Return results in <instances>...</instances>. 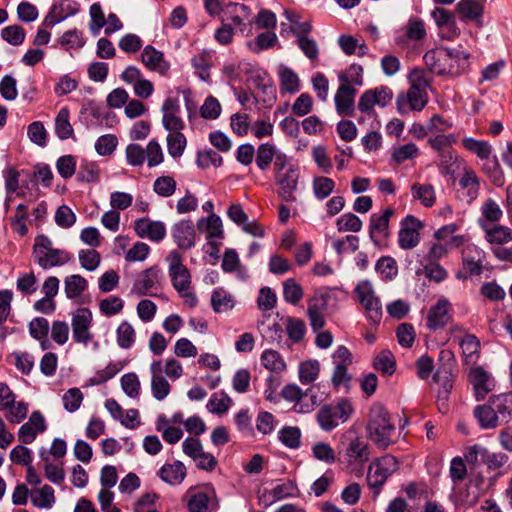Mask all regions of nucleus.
Wrapping results in <instances>:
<instances>
[{
	"mask_svg": "<svg viewBox=\"0 0 512 512\" xmlns=\"http://www.w3.org/2000/svg\"><path fill=\"white\" fill-rule=\"evenodd\" d=\"M366 430L369 438L379 449L386 450L394 443L391 436L395 432V425L383 404L375 403L371 406Z\"/></svg>",
	"mask_w": 512,
	"mask_h": 512,
	"instance_id": "1",
	"label": "nucleus"
},
{
	"mask_svg": "<svg viewBox=\"0 0 512 512\" xmlns=\"http://www.w3.org/2000/svg\"><path fill=\"white\" fill-rule=\"evenodd\" d=\"M353 412L354 407L351 401L341 398L336 404H323L317 411L316 420L322 430L330 432L339 425V422H346Z\"/></svg>",
	"mask_w": 512,
	"mask_h": 512,
	"instance_id": "2",
	"label": "nucleus"
},
{
	"mask_svg": "<svg viewBox=\"0 0 512 512\" xmlns=\"http://www.w3.org/2000/svg\"><path fill=\"white\" fill-rule=\"evenodd\" d=\"M399 469V462L392 455H384L375 459L369 466L367 483L373 491L374 497L378 496L387 479Z\"/></svg>",
	"mask_w": 512,
	"mask_h": 512,
	"instance_id": "3",
	"label": "nucleus"
},
{
	"mask_svg": "<svg viewBox=\"0 0 512 512\" xmlns=\"http://www.w3.org/2000/svg\"><path fill=\"white\" fill-rule=\"evenodd\" d=\"M338 454L348 465H363L370 459L368 443L361 437L345 438L338 447Z\"/></svg>",
	"mask_w": 512,
	"mask_h": 512,
	"instance_id": "4",
	"label": "nucleus"
},
{
	"mask_svg": "<svg viewBox=\"0 0 512 512\" xmlns=\"http://www.w3.org/2000/svg\"><path fill=\"white\" fill-rule=\"evenodd\" d=\"M167 262L169 263V276L173 288L182 294V292L191 289V274L189 269L182 263L183 258L178 250H172L168 257Z\"/></svg>",
	"mask_w": 512,
	"mask_h": 512,
	"instance_id": "5",
	"label": "nucleus"
},
{
	"mask_svg": "<svg viewBox=\"0 0 512 512\" xmlns=\"http://www.w3.org/2000/svg\"><path fill=\"white\" fill-rule=\"evenodd\" d=\"M251 75L247 78V84L259 90L258 100L265 106L271 107L276 101V86L273 79L266 70L250 71Z\"/></svg>",
	"mask_w": 512,
	"mask_h": 512,
	"instance_id": "6",
	"label": "nucleus"
},
{
	"mask_svg": "<svg viewBox=\"0 0 512 512\" xmlns=\"http://www.w3.org/2000/svg\"><path fill=\"white\" fill-rule=\"evenodd\" d=\"M354 291L364 306L368 319L373 324H379L382 318V306L379 298L374 294L371 283L368 280L362 281Z\"/></svg>",
	"mask_w": 512,
	"mask_h": 512,
	"instance_id": "7",
	"label": "nucleus"
},
{
	"mask_svg": "<svg viewBox=\"0 0 512 512\" xmlns=\"http://www.w3.org/2000/svg\"><path fill=\"white\" fill-rule=\"evenodd\" d=\"M450 55L453 54L448 47H438L427 51L423 56V61L430 72L438 76H451V73L458 70L451 69L452 66L449 64Z\"/></svg>",
	"mask_w": 512,
	"mask_h": 512,
	"instance_id": "8",
	"label": "nucleus"
},
{
	"mask_svg": "<svg viewBox=\"0 0 512 512\" xmlns=\"http://www.w3.org/2000/svg\"><path fill=\"white\" fill-rule=\"evenodd\" d=\"M393 208H386L382 214L373 213L369 221V237L372 243L381 247L382 244L390 237L389 222L394 215Z\"/></svg>",
	"mask_w": 512,
	"mask_h": 512,
	"instance_id": "9",
	"label": "nucleus"
},
{
	"mask_svg": "<svg viewBox=\"0 0 512 512\" xmlns=\"http://www.w3.org/2000/svg\"><path fill=\"white\" fill-rule=\"evenodd\" d=\"M423 223L414 215H407L400 222L398 245L404 250L413 249L420 242V230Z\"/></svg>",
	"mask_w": 512,
	"mask_h": 512,
	"instance_id": "10",
	"label": "nucleus"
},
{
	"mask_svg": "<svg viewBox=\"0 0 512 512\" xmlns=\"http://www.w3.org/2000/svg\"><path fill=\"white\" fill-rule=\"evenodd\" d=\"M468 381L473 387V395L476 401H482L495 389V380L482 366L471 367L468 373Z\"/></svg>",
	"mask_w": 512,
	"mask_h": 512,
	"instance_id": "11",
	"label": "nucleus"
},
{
	"mask_svg": "<svg viewBox=\"0 0 512 512\" xmlns=\"http://www.w3.org/2000/svg\"><path fill=\"white\" fill-rule=\"evenodd\" d=\"M300 178L299 168L290 165L285 172L275 175L276 184L280 187L277 194L285 202H295L294 192L297 190Z\"/></svg>",
	"mask_w": 512,
	"mask_h": 512,
	"instance_id": "12",
	"label": "nucleus"
},
{
	"mask_svg": "<svg viewBox=\"0 0 512 512\" xmlns=\"http://www.w3.org/2000/svg\"><path fill=\"white\" fill-rule=\"evenodd\" d=\"M427 104V94L419 87L411 86L407 93H400L396 99L397 110L406 114L409 110L421 111Z\"/></svg>",
	"mask_w": 512,
	"mask_h": 512,
	"instance_id": "13",
	"label": "nucleus"
},
{
	"mask_svg": "<svg viewBox=\"0 0 512 512\" xmlns=\"http://www.w3.org/2000/svg\"><path fill=\"white\" fill-rule=\"evenodd\" d=\"M450 310L451 303L449 300L444 297L440 298L428 311L426 317L427 328L432 331L444 328L452 318Z\"/></svg>",
	"mask_w": 512,
	"mask_h": 512,
	"instance_id": "14",
	"label": "nucleus"
},
{
	"mask_svg": "<svg viewBox=\"0 0 512 512\" xmlns=\"http://www.w3.org/2000/svg\"><path fill=\"white\" fill-rule=\"evenodd\" d=\"M179 99L168 97L162 105V124L165 130L170 133L181 132L185 128L184 121L178 116L180 113Z\"/></svg>",
	"mask_w": 512,
	"mask_h": 512,
	"instance_id": "15",
	"label": "nucleus"
},
{
	"mask_svg": "<svg viewBox=\"0 0 512 512\" xmlns=\"http://www.w3.org/2000/svg\"><path fill=\"white\" fill-rule=\"evenodd\" d=\"M161 269L157 266H151L142 271L133 284L132 291L138 296H155L151 293L152 289L160 286Z\"/></svg>",
	"mask_w": 512,
	"mask_h": 512,
	"instance_id": "16",
	"label": "nucleus"
},
{
	"mask_svg": "<svg viewBox=\"0 0 512 512\" xmlns=\"http://www.w3.org/2000/svg\"><path fill=\"white\" fill-rule=\"evenodd\" d=\"M92 322V312L89 308H78L72 317V331L75 342L87 344L92 335L89 327Z\"/></svg>",
	"mask_w": 512,
	"mask_h": 512,
	"instance_id": "17",
	"label": "nucleus"
},
{
	"mask_svg": "<svg viewBox=\"0 0 512 512\" xmlns=\"http://www.w3.org/2000/svg\"><path fill=\"white\" fill-rule=\"evenodd\" d=\"M431 16L434 18L438 28L440 29L441 38L453 40L460 34L457 27L454 13L444 8L436 7Z\"/></svg>",
	"mask_w": 512,
	"mask_h": 512,
	"instance_id": "18",
	"label": "nucleus"
},
{
	"mask_svg": "<svg viewBox=\"0 0 512 512\" xmlns=\"http://www.w3.org/2000/svg\"><path fill=\"white\" fill-rule=\"evenodd\" d=\"M357 90L351 85H340L334 97L336 111L340 116H355V95Z\"/></svg>",
	"mask_w": 512,
	"mask_h": 512,
	"instance_id": "19",
	"label": "nucleus"
},
{
	"mask_svg": "<svg viewBox=\"0 0 512 512\" xmlns=\"http://www.w3.org/2000/svg\"><path fill=\"white\" fill-rule=\"evenodd\" d=\"M172 237L178 248L189 250L195 246L196 231L191 220H181L172 227Z\"/></svg>",
	"mask_w": 512,
	"mask_h": 512,
	"instance_id": "20",
	"label": "nucleus"
},
{
	"mask_svg": "<svg viewBox=\"0 0 512 512\" xmlns=\"http://www.w3.org/2000/svg\"><path fill=\"white\" fill-rule=\"evenodd\" d=\"M141 62L151 71H157L166 76L170 70V63L165 60L163 52L152 45H147L141 53Z\"/></svg>",
	"mask_w": 512,
	"mask_h": 512,
	"instance_id": "21",
	"label": "nucleus"
},
{
	"mask_svg": "<svg viewBox=\"0 0 512 512\" xmlns=\"http://www.w3.org/2000/svg\"><path fill=\"white\" fill-rule=\"evenodd\" d=\"M485 0H460L456 9L463 21H475L482 26Z\"/></svg>",
	"mask_w": 512,
	"mask_h": 512,
	"instance_id": "22",
	"label": "nucleus"
},
{
	"mask_svg": "<svg viewBox=\"0 0 512 512\" xmlns=\"http://www.w3.org/2000/svg\"><path fill=\"white\" fill-rule=\"evenodd\" d=\"M473 417L482 430H490L500 426V421L489 400L474 407Z\"/></svg>",
	"mask_w": 512,
	"mask_h": 512,
	"instance_id": "23",
	"label": "nucleus"
},
{
	"mask_svg": "<svg viewBox=\"0 0 512 512\" xmlns=\"http://www.w3.org/2000/svg\"><path fill=\"white\" fill-rule=\"evenodd\" d=\"M489 401L497 414L500 425L507 424L512 419V394H498L489 397Z\"/></svg>",
	"mask_w": 512,
	"mask_h": 512,
	"instance_id": "24",
	"label": "nucleus"
},
{
	"mask_svg": "<svg viewBox=\"0 0 512 512\" xmlns=\"http://www.w3.org/2000/svg\"><path fill=\"white\" fill-rule=\"evenodd\" d=\"M502 216L503 211L497 202L488 198L481 206V217L478 219V224L481 229H486L487 226L499 222Z\"/></svg>",
	"mask_w": 512,
	"mask_h": 512,
	"instance_id": "25",
	"label": "nucleus"
},
{
	"mask_svg": "<svg viewBox=\"0 0 512 512\" xmlns=\"http://www.w3.org/2000/svg\"><path fill=\"white\" fill-rule=\"evenodd\" d=\"M159 477L170 485L182 483L186 476V467L181 461H175L172 464H164L159 472Z\"/></svg>",
	"mask_w": 512,
	"mask_h": 512,
	"instance_id": "26",
	"label": "nucleus"
},
{
	"mask_svg": "<svg viewBox=\"0 0 512 512\" xmlns=\"http://www.w3.org/2000/svg\"><path fill=\"white\" fill-rule=\"evenodd\" d=\"M70 111L68 107H62L55 118V134L60 140L73 138L74 129L70 123Z\"/></svg>",
	"mask_w": 512,
	"mask_h": 512,
	"instance_id": "27",
	"label": "nucleus"
},
{
	"mask_svg": "<svg viewBox=\"0 0 512 512\" xmlns=\"http://www.w3.org/2000/svg\"><path fill=\"white\" fill-rule=\"evenodd\" d=\"M197 228L200 231L207 230V239L224 238L222 220L216 214H211L207 218H200L197 222Z\"/></svg>",
	"mask_w": 512,
	"mask_h": 512,
	"instance_id": "28",
	"label": "nucleus"
},
{
	"mask_svg": "<svg viewBox=\"0 0 512 512\" xmlns=\"http://www.w3.org/2000/svg\"><path fill=\"white\" fill-rule=\"evenodd\" d=\"M70 260L69 253L65 250L54 248L38 257V265L47 270L55 266H61Z\"/></svg>",
	"mask_w": 512,
	"mask_h": 512,
	"instance_id": "29",
	"label": "nucleus"
},
{
	"mask_svg": "<svg viewBox=\"0 0 512 512\" xmlns=\"http://www.w3.org/2000/svg\"><path fill=\"white\" fill-rule=\"evenodd\" d=\"M459 186L465 191V197L468 203L473 202L477 198L480 183L474 171H466L459 179Z\"/></svg>",
	"mask_w": 512,
	"mask_h": 512,
	"instance_id": "30",
	"label": "nucleus"
},
{
	"mask_svg": "<svg viewBox=\"0 0 512 512\" xmlns=\"http://www.w3.org/2000/svg\"><path fill=\"white\" fill-rule=\"evenodd\" d=\"M88 288V281L79 274L67 276L64 280V291L68 299L79 297Z\"/></svg>",
	"mask_w": 512,
	"mask_h": 512,
	"instance_id": "31",
	"label": "nucleus"
},
{
	"mask_svg": "<svg viewBox=\"0 0 512 512\" xmlns=\"http://www.w3.org/2000/svg\"><path fill=\"white\" fill-rule=\"evenodd\" d=\"M235 305L234 298L222 287L213 290L211 295V306L215 313L231 310Z\"/></svg>",
	"mask_w": 512,
	"mask_h": 512,
	"instance_id": "32",
	"label": "nucleus"
},
{
	"mask_svg": "<svg viewBox=\"0 0 512 512\" xmlns=\"http://www.w3.org/2000/svg\"><path fill=\"white\" fill-rule=\"evenodd\" d=\"M449 51H452L453 55H450L449 64L452 66V70H456L457 72L451 73L452 77L459 76L465 73L469 68V59L470 53L461 49V46L457 48H449Z\"/></svg>",
	"mask_w": 512,
	"mask_h": 512,
	"instance_id": "33",
	"label": "nucleus"
},
{
	"mask_svg": "<svg viewBox=\"0 0 512 512\" xmlns=\"http://www.w3.org/2000/svg\"><path fill=\"white\" fill-rule=\"evenodd\" d=\"M466 363H475L480 354V341L473 334H466L460 341Z\"/></svg>",
	"mask_w": 512,
	"mask_h": 512,
	"instance_id": "34",
	"label": "nucleus"
},
{
	"mask_svg": "<svg viewBox=\"0 0 512 512\" xmlns=\"http://www.w3.org/2000/svg\"><path fill=\"white\" fill-rule=\"evenodd\" d=\"M261 363L267 370L275 373H281L286 369L283 357L273 349H266L262 352Z\"/></svg>",
	"mask_w": 512,
	"mask_h": 512,
	"instance_id": "35",
	"label": "nucleus"
},
{
	"mask_svg": "<svg viewBox=\"0 0 512 512\" xmlns=\"http://www.w3.org/2000/svg\"><path fill=\"white\" fill-rule=\"evenodd\" d=\"M373 367L385 376H391L396 370L395 357L390 350L381 351L373 360Z\"/></svg>",
	"mask_w": 512,
	"mask_h": 512,
	"instance_id": "36",
	"label": "nucleus"
},
{
	"mask_svg": "<svg viewBox=\"0 0 512 512\" xmlns=\"http://www.w3.org/2000/svg\"><path fill=\"white\" fill-rule=\"evenodd\" d=\"M31 501L35 507L48 509L51 508L55 503L53 487L45 484L40 489L32 491Z\"/></svg>",
	"mask_w": 512,
	"mask_h": 512,
	"instance_id": "37",
	"label": "nucleus"
},
{
	"mask_svg": "<svg viewBox=\"0 0 512 512\" xmlns=\"http://www.w3.org/2000/svg\"><path fill=\"white\" fill-rule=\"evenodd\" d=\"M125 366L124 362H110L104 369L98 370L94 377L89 379V385L98 386L117 375Z\"/></svg>",
	"mask_w": 512,
	"mask_h": 512,
	"instance_id": "38",
	"label": "nucleus"
},
{
	"mask_svg": "<svg viewBox=\"0 0 512 512\" xmlns=\"http://www.w3.org/2000/svg\"><path fill=\"white\" fill-rule=\"evenodd\" d=\"M483 171L489 177L490 181L497 187H501L505 183L503 170L496 156L484 159Z\"/></svg>",
	"mask_w": 512,
	"mask_h": 512,
	"instance_id": "39",
	"label": "nucleus"
},
{
	"mask_svg": "<svg viewBox=\"0 0 512 512\" xmlns=\"http://www.w3.org/2000/svg\"><path fill=\"white\" fill-rule=\"evenodd\" d=\"M279 81L282 93L294 94L300 89L299 77L291 68L283 67L279 71Z\"/></svg>",
	"mask_w": 512,
	"mask_h": 512,
	"instance_id": "40",
	"label": "nucleus"
},
{
	"mask_svg": "<svg viewBox=\"0 0 512 512\" xmlns=\"http://www.w3.org/2000/svg\"><path fill=\"white\" fill-rule=\"evenodd\" d=\"M77 180L86 183L100 181V169L96 162L83 159L77 172Z\"/></svg>",
	"mask_w": 512,
	"mask_h": 512,
	"instance_id": "41",
	"label": "nucleus"
},
{
	"mask_svg": "<svg viewBox=\"0 0 512 512\" xmlns=\"http://www.w3.org/2000/svg\"><path fill=\"white\" fill-rule=\"evenodd\" d=\"M485 231V239L489 243L504 244L512 240V229L507 226L494 225L487 226Z\"/></svg>",
	"mask_w": 512,
	"mask_h": 512,
	"instance_id": "42",
	"label": "nucleus"
},
{
	"mask_svg": "<svg viewBox=\"0 0 512 512\" xmlns=\"http://www.w3.org/2000/svg\"><path fill=\"white\" fill-rule=\"evenodd\" d=\"M276 154L277 152L274 144L269 142L260 144L256 151V164L258 168L262 171H266Z\"/></svg>",
	"mask_w": 512,
	"mask_h": 512,
	"instance_id": "43",
	"label": "nucleus"
},
{
	"mask_svg": "<svg viewBox=\"0 0 512 512\" xmlns=\"http://www.w3.org/2000/svg\"><path fill=\"white\" fill-rule=\"evenodd\" d=\"M279 441L290 449H297L301 445V430L296 426H284L278 432Z\"/></svg>",
	"mask_w": 512,
	"mask_h": 512,
	"instance_id": "44",
	"label": "nucleus"
},
{
	"mask_svg": "<svg viewBox=\"0 0 512 512\" xmlns=\"http://www.w3.org/2000/svg\"><path fill=\"white\" fill-rule=\"evenodd\" d=\"M462 145L466 150L476 154L482 160L488 159L491 155L492 148L487 141L465 137L462 139Z\"/></svg>",
	"mask_w": 512,
	"mask_h": 512,
	"instance_id": "45",
	"label": "nucleus"
},
{
	"mask_svg": "<svg viewBox=\"0 0 512 512\" xmlns=\"http://www.w3.org/2000/svg\"><path fill=\"white\" fill-rule=\"evenodd\" d=\"M320 372V364L317 360H307L299 365V380L306 385L317 379Z\"/></svg>",
	"mask_w": 512,
	"mask_h": 512,
	"instance_id": "46",
	"label": "nucleus"
},
{
	"mask_svg": "<svg viewBox=\"0 0 512 512\" xmlns=\"http://www.w3.org/2000/svg\"><path fill=\"white\" fill-rule=\"evenodd\" d=\"M187 145V140L182 132L169 133L167 136V149L169 155L176 159L182 156Z\"/></svg>",
	"mask_w": 512,
	"mask_h": 512,
	"instance_id": "47",
	"label": "nucleus"
},
{
	"mask_svg": "<svg viewBox=\"0 0 512 512\" xmlns=\"http://www.w3.org/2000/svg\"><path fill=\"white\" fill-rule=\"evenodd\" d=\"M117 344L122 349H129L135 342V330L128 321H122L117 328Z\"/></svg>",
	"mask_w": 512,
	"mask_h": 512,
	"instance_id": "48",
	"label": "nucleus"
},
{
	"mask_svg": "<svg viewBox=\"0 0 512 512\" xmlns=\"http://www.w3.org/2000/svg\"><path fill=\"white\" fill-rule=\"evenodd\" d=\"M338 79L342 83L341 85L362 86L363 67L359 64L353 63L345 72H342L339 75Z\"/></svg>",
	"mask_w": 512,
	"mask_h": 512,
	"instance_id": "49",
	"label": "nucleus"
},
{
	"mask_svg": "<svg viewBox=\"0 0 512 512\" xmlns=\"http://www.w3.org/2000/svg\"><path fill=\"white\" fill-rule=\"evenodd\" d=\"M167 423L168 419L166 416L163 414L159 415L156 423V429L157 431H162V437L167 443L175 444L182 438L183 431L179 427L175 426H168L167 428L163 429L162 424Z\"/></svg>",
	"mask_w": 512,
	"mask_h": 512,
	"instance_id": "50",
	"label": "nucleus"
},
{
	"mask_svg": "<svg viewBox=\"0 0 512 512\" xmlns=\"http://www.w3.org/2000/svg\"><path fill=\"white\" fill-rule=\"evenodd\" d=\"M375 269L384 280H392L398 273L396 260L391 256L380 257L376 262Z\"/></svg>",
	"mask_w": 512,
	"mask_h": 512,
	"instance_id": "51",
	"label": "nucleus"
},
{
	"mask_svg": "<svg viewBox=\"0 0 512 512\" xmlns=\"http://www.w3.org/2000/svg\"><path fill=\"white\" fill-rule=\"evenodd\" d=\"M283 297L288 303L296 305L303 297L302 287L293 278H288L283 282Z\"/></svg>",
	"mask_w": 512,
	"mask_h": 512,
	"instance_id": "52",
	"label": "nucleus"
},
{
	"mask_svg": "<svg viewBox=\"0 0 512 512\" xmlns=\"http://www.w3.org/2000/svg\"><path fill=\"white\" fill-rule=\"evenodd\" d=\"M414 199L419 200L424 206L431 207L435 203L434 189L429 184L415 183L412 186Z\"/></svg>",
	"mask_w": 512,
	"mask_h": 512,
	"instance_id": "53",
	"label": "nucleus"
},
{
	"mask_svg": "<svg viewBox=\"0 0 512 512\" xmlns=\"http://www.w3.org/2000/svg\"><path fill=\"white\" fill-rule=\"evenodd\" d=\"M196 164L201 169H206L210 165L220 167L223 164V158L219 153L210 148L197 152Z\"/></svg>",
	"mask_w": 512,
	"mask_h": 512,
	"instance_id": "54",
	"label": "nucleus"
},
{
	"mask_svg": "<svg viewBox=\"0 0 512 512\" xmlns=\"http://www.w3.org/2000/svg\"><path fill=\"white\" fill-rule=\"evenodd\" d=\"M295 490H297V486L292 481L288 480L276 484L270 491H266L264 495L268 494L272 503L284 498L294 496Z\"/></svg>",
	"mask_w": 512,
	"mask_h": 512,
	"instance_id": "55",
	"label": "nucleus"
},
{
	"mask_svg": "<svg viewBox=\"0 0 512 512\" xmlns=\"http://www.w3.org/2000/svg\"><path fill=\"white\" fill-rule=\"evenodd\" d=\"M286 332L293 342H300L306 333L305 322L302 319L288 316L286 318Z\"/></svg>",
	"mask_w": 512,
	"mask_h": 512,
	"instance_id": "56",
	"label": "nucleus"
},
{
	"mask_svg": "<svg viewBox=\"0 0 512 512\" xmlns=\"http://www.w3.org/2000/svg\"><path fill=\"white\" fill-rule=\"evenodd\" d=\"M362 225L361 219L351 212L343 214L336 220L339 232H359L362 229Z\"/></svg>",
	"mask_w": 512,
	"mask_h": 512,
	"instance_id": "57",
	"label": "nucleus"
},
{
	"mask_svg": "<svg viewBox=\"0 0 512 512\" xmlns=\"http://www.w3.org/2000/svg\"><path fill=\"white\" fill-rule=\"evenodd\" d=\"M1 37L9 44L19 46L24 42L26 33L22 26L14 24L3 28L1 31Z\"/></svg>",
	"mask_w": 512,
	"mask_h": 512,
	"instance_id": "58",
	"label": "nucleus"
},
{
	"mask_svg": "<svg viewBox=\"0 0 512 512\" xmlns=\"http://www.w3.org/2000/svg\"><path fill=\"white\" fill-rule=\"evenodd\" d=\"M335 182L333 179L319 176L315 177L313 180V192L317 199L324 200L327 198L334 190Z\"/></svg>",
	"mask_w": 512,
	"mask_h": 512,
	"instance_id": "59",
	"label": "nucleus"
},
{
	"mask_svg": "<svg viewBox=\"0 0 512 512\" xmlns=\"http://www.w3.org/2000/svg\"><path fill=\"white\" fill-rule=\"evenodd\" d=\"M83 393L79 388H70L62 396L63 406L70 413L76 412L83 401Z\"/></svg>",
	"mask_w": 512,
	"mask_h": 512,
	"instance_id": "60",
	"label": "nucleus"
},
{
	"mask_svg": "<svg viewBox=\"0 0 512 512\" xmlns=\"http://www.w3.org/2000/svg\"><path fill=\"white\" fill-rule=\"evenodd\" d=\"M118 145V139L113 134L100 136L95 143V150L100 156H109L113 154Z\"/></svg>",
	"mask_w": 512,
	"mask_h": 512,
	"instance_id": "61",
	"label": "nucleus"
},
{
	"mask_svg": "<svg viewBox=\"0 0 512 512\" xmlns=\"http://www.w3.org/2000/svg\"><path fill=\"white\" fill-rule=\"evenodd\" d=\"M124 393L130 398H136L140 392V381L134 372L124 374L120 379Z\"/></svg>",
	"mask_w": 512,
	"mask_h": 512,
	"instance_id": "62",
	"label": "nucleus"
},
{
	"mask_svg": "<svg viewBox=\"0 0 512 512\" xmlns=\"http://www.w3.org/2000/svg\"><path fill=\"white\" fill-rule=\"evenodd\" d=\"M177 183L171 176H160L153 184V189L156 194L161 197H169L174 194Z\"/></svg>",
	"mask_w": 512,
	"mask_h": 512,
	"instance_id": "63",
	"label": "nucleus"
},
{
	"mask_svg": "<svg viewBox=\"0 0 512 512\" xmlns=\"http://www.w3.org/2000/svg\"><path fill=\"white\" fill-rule=\"evenodd\" d=\"M210 502V495L207 492L199 491L191 496L187 503L189 512H206Z\"/></svg>",
	"mask_w": 512,
	"mask_h": 512,
	"instance_id": "64",
	"label": "nucleus"
}]
</instances>
